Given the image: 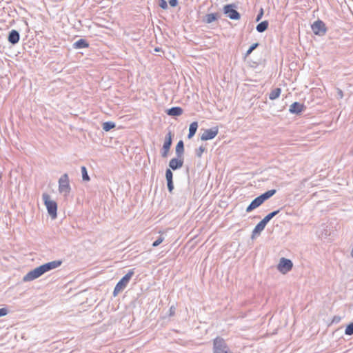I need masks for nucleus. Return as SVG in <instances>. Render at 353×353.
Instances as JSON below:
<instances>
[{
    "mask_svg": "<svg viewBox=\"0 0 353 353\" xmlns=\"http://www.w3.org/2000/svg\"><path fill=\"white\" fill-rule=\"evenodd\" d=\"M281 92V89L279 88L273 89L269 94V99L270 100H274V99H277L280 96Z\"/></svg>",
    "mask_w": 353,
    "mask_h": 353,
    "instance_id": "nucleus-25",
    "label": "nucleus"
},
{
    "mask_svg": "<svg viewBox=\"0 0 353 353\" xmlns=\"http://www.w3.org/2000/svg\"><path fill=\"white\" fill-rule=\"evenodd\" d=\"M259 46V43H254L252 46H250V47L245 53V57H248L252 52V51L254 50Z\"/></svg>",
    "mask_w": 353,
    "mask_h": 353,
    "instance_id": "nucleus-30",
    "label": "nucleus"
},
{
    "mask_svg": "<svg viewBox=\"0 0 353 353\" xmlns=\"http://www.w3.org/2000/svg\"><path fill=\"white\" fill-rule=\"evenodd\" d=\"M42 199L46 206L48 212L52 219H54L57 216V203L51 200L50 196L47 193L42 194Z\"/></svg>",
    "mask_w": 353,
    "mask_h": 353,
    "instance_id": "nucleus-1",
    "label": "nucleus"
},
{
    "mask_svg": "<svg viewBox=\"0 0 353 353\" xmlns=\"http://www.w3.org/2000/svg\"><path fill=\"white\" fill-rule=\"evenodd\" d=\"M219 132L218 127H213L210 129L204 130L203 133L201 136L202 141H208L214 139Z\"/></svg>",
    "mask_w": 353,
    "mask_h": 353,
    "instance_id": "nucleus-10",
    "label": "nucleus"
},
{
    "mask_svg": "<svg viewBox=\"0 0 353 353\" xmlns=\"http://www.w3.org/2000/svg\"><path fill=\"white\" fill-rule=\"evenodd\" d=\"M263 13H264L263 9L261 8L256 16V21H259L261 19V18L263 17Z\"/></svg>",
    "mask_w": 353,
    "mask_h": 353,
    "instance_id": "nucleus-34",
    "label": "nucleus"
},
{
    "mask_svg": "<svg viewBox=\"0 0 353 353\" xmlns=\"http://www.w3.org/2000/svg\"><path fill=\"white\" fill-rule=\"evenodd\" d=\"M159 6L163 10H166L168 8L167 1L165 0H159Z\"/></svg>",
    "mask_w": 353,
    "mask_h": 353,
    "instance_id": "nucleus-33",
    "label": "nucleus"
},
{
    "mask_svg": "<svg viewBox=\"0 0 353 353\" xmlns=\"http://www.w3.org/2000/svg\"><path fill=\"white\" fill-rule=\"evenodd\" d=\"M164 240V237L162 236H159L156 241H154L152 243L153 247H157Z\"/></svg>",
    "mask_w": 353,
    "mask_h": 353,
    "instance_id": "nucleus-32",
    "label": "nucleus"
},
{
    "mask_svg": "<svg viewBox=\"0 0 353 353\" xmlns=\"http://www.w3.org/2000/svg\"><path fill=\"white\" fill-rule=\"evenodd\" d=\"M183 165V159L182 158H173L169 162L170 169L176 170L181 168Z\"/></svg>",
    "mask_w": 353,
    "mask_h": 353,
    "instance_id": "nucleus-12",
    "label": "nucleus"
},
{
    "mask_svg": "<svg viewBox=\"0 0 353 353\" xmlns=\"http://www.w3.org/2000/svg\"><path fill=\"white\" fill-rule=\"evenodd\" d=\"M71 190L69 176L68 174H63L59 179V192L67 196Z\"/></svg>",
    "mask_w": 353,
    "mask_h": 353,
    "instance_id": "nucleus-3",
    "label": "nucleus"
},
{
    "mask_svg": "<svg viewBox=\"0 0 353 353\" xmlns=\"http://www.w3.org/2000/svg\"><path fill=\"white\" fill-rule=\"evenodd\" d=\"M213 353H233L221 337H216L213 341Z\"/></svg>",
    "mask_w": 353,
    "mask_h": 353,
    "instance_id": "nucleus-4",
    "label": "nucleus"
},
{
    "mask_svg": "<svg viewBox=\"0 0 353 353\" xmlns=\"http://www.w3.org/2000/svg\"><path fill=\"white\" fill-rule=\"evenodd\" d=\"M183 113V109L181 107H172L167 110V114L170 116H180Z\"/></svg>",
    "mask_w": 353,
    "mask_h": 353,
    "instance_id": "nucleus-21",
    "label": "nucleus"
},
{
    "mask_svg": "<svg viewBox=\"0 0 353 353\" xmlns=\"http://www.w3.org/2000/svg\"><path fill=\"white\" fill-rule=\"evenodd\" d=\"M235 6L233 4H227L223 7V12L232 20H239L241 18L239 12L234 9Z\"/></svg>",
    "mask_w": 353,
    "mask_h": 353,
    "instance_id": "nucleus-8",
    "label": "nucleus"
},
{
    "mask_svg": "<svg viewBox=\"0 0 353 353\" xmlns=\"http://www.w3.org/2000/svg\"><path fill=\"white\" fill-rule=\"evenodd\" d=\"M44 273L43 268L41 265L34 268V270L28 272L23 278V281L24 282L33 281L41 276H42Z\"/></svg>",
    "mask_w": 353,
    "mask_h": 353,
    "instance_id": "nucleus-5",
    "label": "nucleus"
},
{
    "mask_svg": "<svg viewBox=\"0 0 353 353\" xmlns=\"http://www.w3.org/2000/svg\"><path fill=\"white\" fill-rule=\"evenodd\" d=\"M172 132H169L165 137V141L161 150V157L163 158H165L168 157V152L170 151L172 143Z\"/></svg>",
    "mask_w": 353,
    "mask_h": 353,
    "instance_id": "nucleus-9",
    "label": "nucleus"
},
{
    "mask_svg": "<svg viewBox=\"0 0 353 353\" xmlns=\"http://www.w3.org/2000/svg\"><path fill=\"white\" fill-rule=\"evenodd\" d=\"M62 263V261L60 260L52 261L45 264L41 265L44 273L49 272L52 270H54L58 267H59Z\"/></svg>",
    "mask_w": 353,
    "mask_h": 353,
    "instance_id": "nucleus-11",
    "label": "nucleus"
},
{
    "mask_svg": "<svg viewBox=\"0 0 353 353\" xmlns=\"http://www.w3.org/2000/svg\"><path fill=\"white\" fill-rule=\"evenodd\" d=\"M81 170L83 181H89L90 180V178L88 174L86 168L85 166H81Z\"/></svg>",
    "mask_w": 353,
    "mask_h": 353,
    "instance_id": "nucleus-28",
    "label": "nucleus"
},
{
    "mask_svg": "<svg viewBox=\"0 0 353 353\" xmlns=\"http://www.w3.org/2000/svg\"><path fill=\"white\" fill-rule=\"evenodd\" d=\"M340 321H341V318H340L339 316H335L333 318L332 322H333V323H339Z\"/></svg>",
    "mask_w": 353,
    "mask_h": 353,
    "instance_id": "nucleus-39",
    "label": "nucleus"
},
{
    "mask_svg": "<svg viewBox=\"0 0 353 353\" xmlns=\"http://www.w3.org/2000/svg\"><path fill=\"white\" fill-rule=\"evenodd\" d=\"M263 203L261 200L259 196L256 197L250 203V204L247 207L246 212H250L253 210L256 209V208L259 207L261 204Z\"/></svg>",
    "mask_w": 353,
    "mask_h": 353,
    "instance_id": "nucleus-17",
    "label": "nucleus"
},
{
    "mask_svg": "<svg viewBox=\"0 0 353 353\" xmlns=\"http://www.w3.org/2000/svg\"><path fill=\"white\" fill-rule=\"evenodd\" d=\"M312 30L314 34L319 36H323L327 32V28L323 21L321 20L316 21L311 26Z\"/></svg>",
    "mask_w": 353,
    "mask_h": 353,
    "instance_id": "nucleus-7",
    "label": "nucleus"
},
{
    "mask_svg": "<svg viewBox=\"0 0 353 353\" xmlns=\"http://www.w3.org/2000/svg\"><path fill=\"white\" fill-rule=\"evenodd\" d=\"M219 17V13H210L207 14L202 19L203 22L205 23H211L213 21L217 20L218 17Z\"/></svg>",
    "mask_w": 353,
    "mask_h": 353,
    "instance_id": "nucleus-18",
    "label": "nucleus"
},
{
    "mask_svg": "<svg viewBox=\"0 0 353 353\" xmlns=\"http://www.w3.org/2000/svg\"><path fill=\"white\" fill-rule=\"evenodd\" d=\"M176 307L172 305L169 309V316H172L175 314Z\"/></svg>",
    "mask_w": 353,
    "mask_h": 353,
    "instance_id": "nucleus-35",
    "label": "nucleus"
},
{
    "mask_svg": "<svg viewBox=\"0 0 353 353\" xmlns=\"http://www.w3.org/2000/svg\"><path fill=\"white\" fill-rule=\"evenodd\" d=\"M198 128V123L196 121L192 122L189 127V133L188 134V139H192L196 132Z\"/></svg>",
    "mask_w": 353,
    "mask_h": 353,
    "instance_id": "nucleus-23",
    "label": "nucleus"
},
{
    "mask_svg": "<svg viewBox=\"0 0 353 353\" xmlns=\"http://www.w3.org/2000/svg\"><path fill=\"white\" fill-rule=\"evenodd\" d=\"M20 39L19 32L16 30H12L8 37V41L12 45L17 44Z\"/></svg>",
    "mask_w": 353,
    "mask_h": 353,
    "instance_id": "nucleus-14",
    "label": "nucleus"
},
{
    "mask_svg": "<svg viewBox=\"0 0 353 353\" xmlns=\"http://www.w3.org/2000/svg\"><path fill=\"white\" fill-rule=\"evenodd\" d=\"M276 192V190L274 189H272V190H268V191L261 194V195L259 196V198H260L261 200L262 201V202L264 203L266 200H268V199L272 197L273 195H274Z\"/></svg>",
    "mask_w": 353,
    "mask_h": 353,
    "instance_id": "nucleus-22",
    "label": "nucleus"
},
{
    "mask_svg": "<svg viewBox=\"0 0 353 353\" xmlns=\"http://www.w3.org/2000/svg\"><path fill=\"white\" fill-rule=\"evenodd\" d=\"M89 46L88 42L84 39H80L73 43L74 49L85 48Z\"/></svg>",
    "mask_w": 353,
    "mask_h": 353,
    "instance_id": "nucleus-19",
    "label": "nucleus"
},
{
    "mask_svg": "<svg viewBox=\"0 0 353 353\" xmlns=\"http://www.w3.org/2000/svg\"><path fill=\"white\" fill-rule=\"evenodd\" d=\"M178 3V0H169V4L171 7H176Z\"/></svg>",
    "mask_w": 353,
    "mask_h": 353,
    "instance_id": "nucleus-37",
    "label": "nucleus"
},
{
    "mask_svg": "<svg viewBox=\"0 0 353 353\" xmlns=\"http://www.w3.org/2000/svg\"><path fill=\"white\" fill-rule=\"evenodd\" d=\"M265 226L266 224L262 220L258 223L252 230L251 239H254L256 236L260 235L261 232L264 230Z\"/></svg>",
    "mask_w": 353,
    "mask_h": 353,
    "instance_id": "nucleus-16",
    "label": "nucleus"
},
{
    "mask_svg": "<svg viewBox=\"0 0 353 353\" xmlns=\"http://www.w3.org/2000/svg\"><path fill=\"white\" fill-rule=\"evenodd\" d=\"M8 314V310L6 308H0V317L4 316Z\"/></svg>",
    "mask_w": 353,
    "mask_h": 353,
    "instance_id": "nucleus-36",
    "label": "nucleus"
},
{
    "mask_svg": "<svg viewBox=\"0 0 353 353\" xmlns=\"http://www.w3.org/2000/svg\"><path fill=\"white\" fill-rule=\"evenodd\" d=\"M281 210V209H279L277 210H275V211H273L270 213H269L268 215H266L263 219L262 221L267 225V223L273 218L276 215H277L280 210Z\"/></svg>",
    "mask_w": 353,
    "mask_h": 353,
    "instance_id": "nucleus-26",
    "label": "nucleus"
},
{
    "mask_svg": "<svg viewBox=\"0 0 353 353\" xmlns=\"http://www.w3.org/2000/svg\"><path fill=\"white\" fill-rule=\"evenodd\" d=\"M165 178L167 181V187L170 193L172 192L174 189L173 183V173L170 169H167L165 171Z\"/></svg>",
    "mask_w": 353,
    "mask_h": 353,
    "instance_id": "nucleus-13",
    "label": "nucleus"
},
{
    "mask_svg": "<svg viewBox=\"0 0 353 353\" xmlns=\"http://www.w3.org/2000/svg\"><path fill=\"white\" fill-rule=\"evenodd\" d=\"M345 334L346 335H352L353 334V322L348 324L345 328Z\"/></svg>",
    "mask_w": 353,
    "mask_h": 353,
    "instance_id": "nucleus-29",
    "label": "nucleus"
},
{
    "mask_svg": "<svg viewBox=\"0 0 353 353\" xmlns=\"http://www.w3.org/2000/svg\"><path fill=\"white\" fill-rule=\"evenodd\" d=\"M292 267L293 263L290 259L282 257L277 265V270L283 274H286L292 269Z\"/></svg>",
    "mask_w": 353,
    "mask_h": 353,
    "instance_id": "nucleus-6",
    "label": "nucleus"
},
{
    "mask_svg": "<svg viewBox=\"0 0 353 353\" xmlns=\"http://www.w3.org/2000/svg\"><path fill=\"white\" fill-rule=\"evenodd\" d=\"M269 23L268 21H263L259 23L256 27V30L257 32L262 33L265 32L268 28Z\"/></svg>",
    "mask_w": 353,
    "mask_h": 353,
    "instance_id": "nucleus-24",
    "label": "nucleus"
},
{
    "mask_svg": "<svg viewBox=\"0 0 353 353\" xmlns=\"http://www.w3.org/2000/svg\"><path fill=\"white\" fill-rule=\"evenodd\" d=\"M305 108V106L303 103L299 102H294L290 106L289 111L292 114H300Z\"/></svg>",
    "mask_w": 353,
    "mask_h": 353,
    "instance_id": "nucleus-15",
    "label": "nucleus"
},
{
    "mask_svg": "<svg viewBox=\"0 0 353 353\" xmlns=\"http://www.w3.org/2000/svg\"><path fill=\"white\" fill-rule=\"evenodd\" d=\"M133 275L134 271L133 270H130L124 276H123L119 280V281L117 283L116 286L114 287L113 291L114 296H116L120 292H121L126 288L127 285L128 284L130 280L131 279Z\"/></svg>",
    "mask_w": 353,
    "mask_h": 353,
    "instance_id": "nucleus-2",
    "label": "nucleus"
},
{
    "mask_svg": "<svg viewBox=\"0 0 353 353\" xmlns=\"http://www.w3.org/2000/svg\"><path fill=\"white\" fill-rule=\"evenodd\" d=\"M115 126L116 125L114 122H112V121L104 122L103 123V130H105V132H108L110 130L114 128Z\"/></svg>",
    "mask_w": 353,
    "mask_h": 353,
    "instance_id": "nucleus-27",
    "label": "nucleus"
},
{
    "mask_svg": "<svg viewBox=\"0 0 353 353\" xmlns=\"http://www.w3.org/2000/svg\"><path fill=\"white\" fill-rule=\"evenodd\" d=\"M161 50V48H158V47L154 49L155 52H160Z\"/></svg>",
    "mask_w": 353,
    "mask_h": 353,
    "instance_id": "nucleus-40",
    "label": "nucleus"
},
{
    "mask_svg": "<svg viewBox=\"0 0 353 353\" xmlns=\"http://www.w3.org/2000/svg\"><path fill=\"white\" fill-rule=\"evenodd\" d=\"M336 92H337V98L338 99H342L343 97V93L341 89L337 88Z\"/></svg>",
    "mask_w": 353,
    "mask_h": 353,
    "instance_id": "nucleus-38",
    "label": "nucleus"
},
{
    "mask_svg": "<svg viewBox=\"0 0 353 353\" xmlns=\"http://www.w3.org/2000/svg\"><path fill=\"white\" fill-rule=\"evenodd\" d=\"M205 151V148L203 145L200 146L198 149L196 150L195 154L197 157L201 158L203 153Z\"/></svg>",
    "mask_w": 353,
    "mask_h": 353,
    "instance_id": "nucleus-31",
    "label": "nucleus"
},
{
    "mask_svg": "<svg viewBox=\"0 0 353 353\" xmlns=\"http://www.w3.org/2000/svg\"><path fill=\"white\" fill-rule=\"evenodd\" d=\"M184 153V143L182 140H180L176 145V154L177 157L182 158Z\"/></svg>",
    "mask_w": 353,
    "mask_h": 353,
    "instance_id": "nucleus-20",
    "label": "nucleus"
}]
</instances>
